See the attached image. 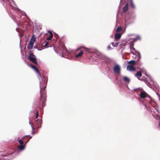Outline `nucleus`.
<instances>
[{"mask_svg":"<svg viewBox=\"0 0 160 160\" xmlns=\"http://www.w3.org/2000/svg\"><path fill=\"white\" fill-rule=\"evenodd\" d=\"M40 102L38 105H37L38 107L39 106V105H41L42 108L45 106V98L43 97V93L42 92V90L43 91L45 89V88L46 87V83L45 81H42L40 82Z\"/></svg>","mask_w":160,"mask_h":160,"instance_id":"nucleus-1","label":"nucleus"},{"mask_svg":"<svg viewBox=\"0 0 160 160\" xmlns=\"http://www.w3.org/2000/svg\"><path fill=\"white\" fill-rule=\"evenodd\" d=\"M29 57H28L29 60L31 61L33 63L36 65H38V62L37 61L35 56L33 54L31 51H30L29 52Z\"/></svg>","mask_w":160,"mask_h":160,"instance_id":"nucleus-2","label":"nucleus"},{"mask_svg":"<svg viewBox=\"0 0 160 160\" xmlns=\"http://www.w3.org/2000/svg\"><path fill=\"white\" fill-rule=\"evenodd\" d=\"M113 70L114 72L119 74L120 72V68L119 65H116L113 68Z\"/></svg>","mask_w":160,"mask_h":160,"instance_id":"nucleus-3","label":"nucleus"},{"mask_svg":"<svg viewBox=\"0 0 160 160\" xmlns=\"http://www.w3.org/2000/svg\"><path fill=\"white\" fill-rule=\"evenodd\" d=\"M35 38H34L32 40V41H30L27 46V48L28 50H30L32 48L34 44V42L35 41Z\"/></svg>","mask_w":160,"mask_h":160,"instance_id":"nucleus-4","label":"nucleus"},{"mask_svg":"<svg viewBox=\"0 0 160 160\" xmlns=\"http://www.w3.org/2000/svg\"><path fill=\"white\" fill-rule=\"evenodd\" d=\"M127 69L130 71H134L136 70V68L134 67L133 66L131 65H128L127 67Z\"/></svg>","mask_w":160,"mask_h":160,"instance_id":"nucleus-5","label":"nucleus"},{"mask_svg":"<svg viewBox=\"0 0 160 160\" xmlns=\"http://www.w3.org/2000/svg\"><path fill=\"white\" fill-rule=\"evenodd\" d=\"M147 94L145 92H142L140 94V96L142 98H144L147 97Z\"/></svg>","mask_w":160,"mask_h":160,"instance_id":"nucleus-6","label":"nucleus"},{"mask_svg":"<svg viewBox=\"0 0 160 160\" xmlns=\"http://www.w3.org/2000/svg\"><path fill=\"white\" fill-rule=\"evenodd\" d=\"M81 48H83L88 53H91L92 52L91 51V49L88 48H86V47H81L77 49V50L78 51L79 49H81Z\"/></svg>","mask_w":160,"mask_h":160,"instance_id":"nucleus-7","label":"nucleus"},{"mask_svg":"<svg viewBox=\"0 0 160 160\" xmlns=\"http://www.w3.org/2000/svg\"><path fill=\"white\" fill-rule=\"evenodd\" d=\"M32 69H34L35 71L38 73L39 75L41 77V75H40V74L39 73V70H38V68H37V67L32 65V64H31V65H29Z\"/></svg>","mask_w":160,"mask_h":160,"instance_id":"nucleus-8","label":"nucleus"},{"mask_svg":"<svg viewBox=\"0 0 160 160\" xmlns=\"http://www.w3.org/2000/svg\"><path fill=\"white\" fill-rule=\"evenodd\" d=\"M128 4L127 3L125 6L123 7L122 10V12L124 13L128 10Z\"/></svg>","mask_w":160,"mask_h":160,"instance_id":"nucleus-9","label":"nucleus"},{"mask_svg":"<svg viewBox=\"0 0 160 160\" xmlns=\"http://www.w3.org/2000/svg\"><path fill=\"white\" fill-rule=\"evenodd\" d=\"M121 36V34L119 33H116L115 35V38L116 40L120 38Z\"/></svg>","mask_w":160,"mask_h":160,"instance_id":"nucleus-10","label":"nucleus"},{"mask_svg":"<svg viewBox=\"0 0 160 160\" xmlns=\"http://www.w3.org/2000/svg\"><path fill=\"white\" fill-rule=\"evenodd\" d=\"M136 62L133 60H132L129 61L128 62V63L130 65L134 66L136 64Z\"/></svg>","mask_w":160,"mask_h":160,"instance_id":"nucleus-11","label":"nucleus"},{"mask_svg":"<svg viewBox=\"0 0 160 160\" xmlns=\"http://www.w3.org/2000/svg\"><path fill=\"white\" fill-rule=\"evenodd\" d=\"M142 76V73L140 71H138L135 75V76L137 77L138 79H139Z\"/></svg>","mask_w":160,"mask_h":160,"instance_id":"nucleus-12","label":"nucleus"},{"mask_svg":"<svg viewBox=\"0 0 160 160\" xmlns=\"http://www.w3.org/2000/svg\"><path fill=\"white\" fill-rule=\"evenodd\" d=\"M83 54V52L82 51H81L80 53L77 54L75 56V58H78L79 57H81L82 56V54Z\"/></svg>","mask_w":160,"mask_h":160,"instance_id":"nucleus-13","label":"nucleus"},{"mask_svg":"<svg viewBox=\"0 0 160 160\" xmlns=\"http://www.w3.org/2000/svg\"><path fill=\"white\" fill-rule=\"evenodd\" d=\"M136 53H137L136 56V58L137 59V61H139L140 59L141 58V55L139 52H137L136 51H135Z\"/></svg>","mask_w":160,"mask_h":160,"instance_id":"nucleus-14","label":"nucleus"},{"mask_svg":"<svg viewBox=\"0 0 160 160\" xmlns=\"http://www.w3.org/2000/svg\"><path fill=\"white\" fill-rule=\"evenodd\" d=\"M26 137L28 138V139L27 141H26V142H25V144H26L29 141L30 139H31L32 138V136H30V135H28V136H25L24 137L22 138V139H23L24 140V138Z\"/></svg>","mask_w":160,"mask_h":160,"instance_id":"nucleus-15","label":"nucleus"},{"mask_svg":"<svg viewBox=\"0 0 160 160\" xmlns=\"http://www.w3.org/2000/svg\"><path fill=\"white\" fill-rule=\"evenodd\" d=\"M25 147V146L23 145H19L18 146V149L21 150H23L24 149Z\"/></svg>","mask_w":160,"mask_h":160,"instance_id":"nucleus-16","label":"nucleus"},{"mask_svg":"<svg viewBox=\"0 0 160 160\" xmlns=\"http://www.w3.org/2000/svg\"><path fill=\"white\" fill-rule=\"evenodd\" d=\"M130 6L131 8H135V5H134V3H133L132 0H131Z\"/></svg>","mask_w":160,"mask_h":160,"instance_id":"nucleus-17","label":"nucleus"},{"mask_svg":"<svg viewBox=\"0 0 160 160\" xmlns=\"http://www.w3.org/2000/svg\"><path fill=\"white\" fill-rule=\"evenodd\" d=\"M52 37L53 34L50 35L49 36L46 38V40H50L52 39Z\"/></svg>","mask_w":160,"mask_h":160,"instance_id":"nucleus-18","label":"nucleus"},{"mask_svg":"<svg viewBox=\"0 0 160 160\" xmlns=\"http://www.w3.org/2000/svg\"><path fill=\"white\" fill-rule=\"evenodd\" d=\"M49 44V42H46L45 43V44L43 45V47H45V48H47L48 47H49V46H48Z\"/></svg>","mask_w":160,"mask_h":160,"instance_id":"nucleus-19","label":"nucleus"},{"mask_svg":"<svg viewBox=\"0 0 160 160\" xmlns=\"http://www.w3.org/2000/svg\"><path fill=\"white\" fill-rule=\"evenodd\" d=\"M122 30V28L121 27H118L116 30V32H118Z\"/></svg>","mask_w":160,"mask_h":160,"instance_id":"nucleus-20","label":"nucleus"},{"mask_svg":"<svg viewBox=\"0 0 160 160\" xmlns=\"http://www.w3.org/2000/svg\"><path fill=\"white\" fill-rule=\"evenodd\" d=\"M123 79L124 81L125 82H129L130 81L129 79L126 77H124Z\"/></svg>","mask_w":160,"mask_h":160,"instance_id":"nucleus-21","label":"nucleus"},{"mask_svg":"<svg viewBox=\"0 0 160 160\" xmlns=\"http://www.w3.org/2000/svg\"><path fill=\"white\" fill-rule=\"evenodd\" d=\"M119 42H116V43H114L113 42H112V44L114 47H117L118 44Z\"/></svg>","mask_w":160,"mask_h":160,"instance_id":"nucleus-22","label":"nucleus"},{"mask_svg":"<svg viewBox=\"0 0 160 160\" xmlns=\"http://www.w3.org/2000/svg\"><path fill=\"white\" fill-rule=\"evenodd\" d=\"M19 143L20 144L23 145V142L22 140H18Z\"/></svg>","mask_w":160,"mask_h":160,"instance_id":"nucleus-23","label":"nucleus"},{"mask_svg":"<svg viewBox=\"0 0 160 160\" xmlns=\"http://www.w3.org/2000/svg\"><path fill=\"white\" fill-rule=\"evenodd\" d=\"M39 115V112L38 111L36 113V118H37L38 116Z\"/></svg>","mask_w":160,"mask_h":160,"instance_id":"nucleus-24","label":"nucleus"},{"mask_svg":"<svg viewBox=\"0 0 160 160\" xmlns=\"http://www.w3.org/2000/svg\"><path fill=\"white\" fill-rule=\"evenodd\" d=\"M48 32L50 34V35H51L52 34H53L52 33V32L51 31H48Z\"/></svg>","mask_w":160,"mask_h":160,"instance_id":"nucleus-25","label":"nucleus"},{"mask_svg":"<svg viewBox=\"0 0 160 160\" xmlns=\"http://www.w3.org/2000/svg\"><path fill=\"white\" fill-rule=\"evenodd\" d=\"M37 122H38V123H39V124L41 122V121L40 120H37L36 121Z\"/></svg>","mask_w":160,"mask_h":160,"instance_id":"nucleus-26","label":"nucleus"},{"mask_svg":"<svg viewBox=\"0 0 160 160\" xmlns=\"http://www.w3.org/2000/svg\"><path fill=\"white\" fill-rule=\"evenodd\" d=\"M30 124L31 125V126L32 129H33V125L32 124V123L30 122Z\"/></svg>","mask_w":160,"mask_h":160,"instance_id":"nucleus-27","label":"nucleus"},{"mask_svg":"<svg viewBox=\"0 0 160 160\" xmlns=\"http://www.w3.org/2000/svg\"><path fill=\"white\" fill-rule=\"evenodd\" d=\"M111 47L110 46H108V49H111Z\"/></svg>","mask_w":160,"mask_h":160,"instance_id":"nucleus-28","label":"nucleus"},{"mask_svg":"<svg viewBox=\"0 0 160 160\" xmlns=\"http://www.w3.org/2000/svg\"><path fill=\"white\" fill-rule=\"evenodd\" d=\"M132 48H133V49L134 50H135V51H136L135 50V48H134L132 47Z\"/></svg>","mask_w":160,"mask_h":160,"instance_id":"nucleus-29","label":"nucleus"},{"mask_svg":"<svg viewBox=\"0 0 160 160\" xmlns=\"http://www.w3.org/2000/svg\"><path fill=\"white\" fill-rule=\"evenodd\" d=\"M32 133H33V134H34V132H32Z\"/></svg>","mask_w":160,"mask_h":160,"instance_id":"nucleus-30","label":"nucleus"},{"mask_svg":"<svg viewBox=\"0 0 160 160\" xmlns=\"http://www.w3.org/2000/svg\"><path fill=\"white\" fill-rule=\"evenodd\" d=\"M99 58H101V59H102V58H101V57H99Z\"/></svg>","mask_w":160,"mask_h":160,"instance_id":"nucleus-31","label":"nucleus"},{"mask_svg":"<svg viewBox=\"0 0 160 160\" xmlns=\"http://www.w3.org/2000/svg\"><path fill=\"white\" fill-rule=\"evenodd\" d=\"M98 56H101V55H98Z\"/></svg>","mask_w":160,"mask_h":160,"instance_id":"nucleus-32","label":"nucleus"},{"mask_svg":"<svg viewBox=\"0 0 160 160\" xmlns=\"http://www.w3.org/2000/svg\"><path fill=\"white\" fill-rule=\"evenodd\" d=\"M132 53L133 54H134L133 52H132Z\"/></svg>","mask_w":160,"mask_h":160,"instance_id":"nucleus-33","label":"nucleus"}]
</instances>
